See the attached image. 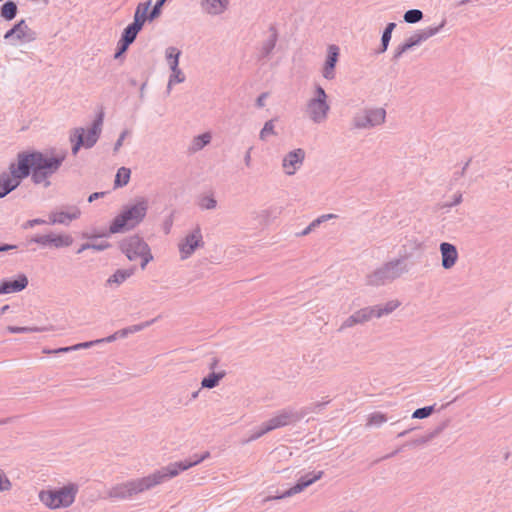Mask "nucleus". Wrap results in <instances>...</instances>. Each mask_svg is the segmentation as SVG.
I'll list each match as a JSON object with an SVG mask.
<instances>
[{
    "instance_id": "obj_1",
    "label": "nucleus",
    "mask_w": 512,
    "mask_h": 512,
    "mask_svg": "<svg viewBox=\"0 0 512 512\" xmlns=\"http://www.w3.org/2000/svg\"><path fill=\"white\" fill-rule=\"evenodd\" d=\"M65 159L64 154H43L40 152L20 153L16 162L9 165L8 172L0 175V198L6 196L32 172L35 183H47V178L54 174Z\"/></svg>"
},
{
    "instance_id": "obj_2",
    "label": "nucleus",
    "mask_w": 512,
    "mask_h": 512,
    "mask_svg": "<svg viewBox=\"0 0 512 512\" xmlns=\"http://www.w3.org/2000/svg\"><path fill=\"white\" fill-rule=\"evenodd\" d=\"M148 209L146 200H140L135 204L126 207L110 225V233H118L127 229L134 228L145 217Z\"/></svg>"
},
{
    "instance_id": "obj_3",
    "label": "nucleus",
    "mask_w": 512,
    "mask_h": 512,
    "mask_svg": "<svg viewBox=\"0 0 512 512\" xmlns=\"http://www.w3.org/2000/svg\"><path fill=\"white\" fill-rule=\"evenodd\" d=\"M77 492L78 487L69 484L59 489L42 490L39 499L49 509L67 508L74 503Z\"/></svg>"
},
{
    "instance_id": "obj_4",
    "label": "nucleus",
    "mask_w": 512,
    "mask_h": 512,
    "mask_svg": "<svg viewBox=\"0 0 512 512\" xmlns=\"http://www.w3.org/2000/svg\"><path fill=\"white\" fill-rule=\"evenodd\" d=\"M208 456H209V453L206 452L204 455L196 457L193 461H184V462H179V463H173V464H170L169 466H167L159 471H156L146 477H142L141 479L144 483L145 489L149 490V489L161 484L165 480L177 476L181 471H185V470L199 464L204 459H206Z\"/></svg>"
},
{
    "instance_id": "obj_5",
    "label": "nucleus",
    "mask_w": 512,
    "mask_h": 512,
    "mask_svg": "<svg viewBox=\"0 0 512 512\" xmlns=\"http://www.w3.org/2000/svg\"><path fill=\"white\" fill-rule=\"evenodd\" d=\"M399 306L398 301H390L384 306L366 307L351 315L342 324L341 328L352 327L357 324L365 323L373 318H379L394 311Z\"/></svg>"
},
{
    "instance_id": "obj_6",
    "label": "nucleus",
    "mask_w": 512,
    "mask_h": 512,
    "mask_svg": "<svg viewBox=\"0 0 512 512\" xmlns=\"http://www.w3.org/2000/svg\"><path fill=\"white\" fill-rule=\"evenodd\" d=\"M122 250L129 260L141 259V267L144 269L152 255L148 245L139 237H131L122 244Z\"/></svg>"
},
{
    "instance_id": "obj_7",
    "label": "nucleus",
    "mask_w": 512,
    "mask_h": 512,
    "mask_svg": "<svg viewBox=\"0 0 512 512\" xmlns=\"http://www.w3.org/2000/svg\"><path fill=\"white\" fill-rule=\"evenodd\" d=\"M328 111L327 95L322 87L317 86L314 97L307 105L308 115L314 122H322L326 119Z\"/></svg>"
},
{
    "instance_id": "obj_8",
    "label": "nucleus",
    "mask_w": 512,
    "mask_h": 512,
    "mask_svg": "<svg viewBox=\"0 0 512 512\" xmlns=\"http://www.w3.org/2000/svg\"><path fill=\"white\" fill-rule=\"evenodd\" d=\"M102 122L103 115L101 114L93 124V127L89 129L87 132H85L83 129H76L74 131V134L71 138L73 142H76L72 149L74 154L77 153L81 145L91 147L96 143L101 131Z\"/></svg>"
},
{
    "instance_id": "obj_9",
    "label": "nucleus",
    "mask_w": 512,
    "mask_h": 512,
    "mask_svg": "<svg viewBox=\"0 0 512 512\" xmlns=\"http://www.w3.org/2000/svg\"><path fill=\"white\" fill-rule=\"evenodd\" d=\"M203 245L204 241L201 230L199 227H196L187 234L178 245L181 259H187L197 248L202 247Z\"/></svg>"
},
{
    "instance_id": "obj_10",
    "label": "nucleus",
    "mask_w": 512,
    "mask_h": 512,
    "mask_svg": "<svg viewBox=\"0 0 512 512\" xmlns=\"http://www.w3.org/2000/svg\"><path fill=\"white\" fill-rule=\"evenodd\" d=\"M146 491L144 483L141 478L128 481L113 487L110 491V496L115 498H128Z\"/></svg>"
},
{
    "instance_id": "obj_11",
    "label": "nucleus",
    "mask_w": 512,
    "mask_h": 512,
    "mask_svg": "<svg viewBox=\"0 0 512 512\" xmlns=\"http://www.w3.org/2000/svg\"><path fill=\"white\" fill-rule=\"evenodd\" d=\"M5 39H12L13 44L31 42L35 40V32L29 28L24 20L19 21L12 29L6 32Z\"/></svg>"
},
{
    "instance_id": "obj_12",
    "label": "nucleus",
    "mask_w": 512,
    "mask_h": 512,
    "mask_svg": "<svg viewBox=\"0 0 512 512\" xmlns=\"http://www.w3.org/2000/svg\"><path fill=\"white\" fill-rule=\"evenodd\" d=\"M144 326L145 325H137V326H133V327L128 328V329L120 330V331L116 332L115 334L107 337L106 339L95 341V343H100V342H103V341H106V342L114 341L118 337H125L128 333H133V332L139 331ZM93 344H94V342H85V343L76 344V345H74L72 347L59 348V349H56V350H53V351H46V350H44V352L45 353L68 352V351H71V350H77V349H81V348H88V347L92 346Z\"/></svg>"
},
{
    "instance_id": "obj_13",
    "label": "nucleus",
    "mask_w": 512,
    "mask_h": 512,
    "mask_svg": "<svg viewBox=\"0 0 512 512\" xmlns=\"http://www.w3.org/2000/svg\"><path fill=\"white\" fill-rule=\"evenodd\" d=\"M181 55L180 50L175 47H169L166 50V59L172 70V75L169 80L168 86L170 87L172 84L181 83L185 80V76L182 71L178 68L179 57Z\"/></svg>"
},
{
    "instance_id": "obj_14",
    "label": "nucleus",
    "mask_w": 512,
    "mask_h": 512,
    "mask_svg": "<svg viewBox=\"0 0 512 512\" xmlns=\"http://www.w3.org/2000/svg\"><path fill=\"white\" fill-rule=\"evenodd\" d=\"M296 419H297V416L294 415L293 413L288 412V411H282V412L278 413L277 415H275L273 418H271L269 421L264 423L261 431L259 433H257L256 437H260L261 435H263L271 430L277 429L279 427L286 426V425L292 423L293 421H295Z\"/></svg>"
},
{
    "instance_id": "obj_15",
    "label": "nucleus",
    "mask_w": 512,
    "mask_h": 512,
    "mask_svg": "<svg viewBox=\"0 0 512 512\" xmlns=\"http://www.w3.org/2000/svg\"><path fill=\"white\" fill-rule=\"evenodd\" d=\"M34 242L42 246H51L55 248L70 246L73 242L71 236L67 234H47L37 236L33 239Z\"/></svg>"
},
{
    "instance_id": "obj_16",
    "label": "nucleus",
    "mask_w": 512,
    "mask_h": 512,
    "mask_svg": "<svg viewBox=\"0 0 512 512\" xmlns=\"http://www.w3.org/2000/svg\"><path fill=\"white\" fill-rule=\"evenodd\" d=\"M385 114V110L382 108L369 110L364 117L358 116L355 118V125L357 127L379 125L384 122Z\"/></svg>"
},
{
    "instance_id": "obj_17",
    "label": "nucleus",
    "mask_w": 512,
    "mask_h": 512,
    "mask_svg": "<svg viewBox=\"0 0 512 512\" xmlns=\"http://www.w3.org/2000/svg\"><path fill=\"white\" fill-rule=\"evenodd\" d=\"M305 158V152L302 149H296L290 152L283 159V169L287 175H293L296 170L301 166Z\"/></svg>"
},
{
    "instance_id": "obj_18",
    "label": "nucleus",
    "mask_w": 512,
    "mask_h": 512,
    "mask_svg": "<svg viewBox=\"0 0 512 512\" xmlns=\"http://www.w3.org/2000/svg\"><path fill=\"white\" fill-rule=\"evenodd\" d=\"M323 475L322 471H319L317 473L306 475L299 479L296 485L291 487L289 490H287L283 495L277 497V499L284 498V497H290L292 495H295L297 493H300L303 491L306 487L313 484L317 480H319Z\"/></svg>"
},
{
    "instance_id": "obj_19",
    "label": "nucleus",
    "mask_w": 512,
    "mask_h": 512,
    "mask_svg": "<svg viewBox=\"0 0 512 512\" xmlns=\"http://www.w3.org/2000/svg\"><path fill=\"white\" fill-rule=\"evenodd\" d=\"M440 251L442 256V266L445 269L452 268L458 259V252L454 245L444 242L440 245Z\"/></svg>"
},
{
    "instance_id": "obj_20",
    "label": "nucleus",
    "mask_w": 512,
    "mask_h": 512,
    "mask_svg": "<svg viewBox=\"0 0 512 512\" xmlns=\"http://www.w3.org/2000/svg\"><path fill=\"white\" fill-rule=\"evenodd\" d=\"M339 56V48L335 45L328 47V57L323 68V76L326 79H333L335 76L334 68Z\"/></svg>"
},
{
    "instance_id": "obj_21",
    "label": "nucleus",
    "mask_w": 512,
    "mask_h": 512,
    "mask_svg": "<svg viewBox=\"0 0 512 512\" xmlns=\"http://www.w3.org/2000/svg\"><path fill=\"white\" fill-rule=\"evenodd\" d=\"M28 284L25 276H20L15 280L4 281L0 285V294H10L23 290Z\"/></svg>"
},
{
    "instance_id": "obj_22",
    "label": "nucleus",
    "mask_w": 512,
    "mask_h": 512,
    "mask_svg": "<svg viewBox=\"0 0 512 512\" xmlns=\"http://www.w3.org/2000/svg\"><path fill=\"white\" fill-rule=\"evenodd\" d=\"M229 0H204V10L212 15L221 14L227 9Z\"/></svg>"
},
{
    "instance_id": "obj_23",
    "label": "nucleus",
    "mask_w": 512,
    "mask_h": 512,
    "mask_svg": "<svg viewBox=\"0 0 512 512\" xmlns=\"http://www.w3.org/2000/svg\"><path fill=\"white\" fill-rule=\"evenodd\" d=\"M80 215V210L78 208H72L68 212H57L52 216L53 223L66 224L74 219H77Z\"/></svg>"
},
{
    "instance_id": "obj_24",
    "label": "nucleus",
    "mask_w": 512,
    "mask_h": 512,
    "mask_svg": "<svg viewBox=\"0 0 512 512\" xmlns=\"http://www.w3.org/2000/svg\"><path fill=\"white\" fill-rule=\"evenodd\" d=\"M142 26H140L139 20L136 22H133L130 24L126 29L124 30L123 35V41H124V48L125 49L129 44H131L134 39L136 38L138 32L141 30Z\"/></svg>"
},
{
    "instance_id": "obj_25",
    "label": "nucleus",
    "mask_w": 512,
    "mask_h": 512,
    "mask_svg": "<svg viewBox=\"0 0 512 512\" xmlns=\"http://www.w3.org/2000/svg\"><path fill=\"white\" fill-rule=\"evenodd\" d=\"M134 273V269L117 270L108 280V285H120Z\"/></svg>"
},
{
    "instance_id": "obj_26",
    "label": "nucleus",
    "mask_w": 512,
    "mask_h": 512,
    "mask_svg": "<svg viewBox=\"0 0 512 512\" xmlns=\"http://www.w3.org/2000/svg\"><path fill=\"white\" fill-rule=\"evenodd\" d=\"M150 5H151V2L148 1V2H145V3H140L137 6L136 11H135V15H134V22L139 20L140 26H143L145 21L148 19L147 14H148V10L150 8Z\"/></svg>"
},
{
    "instance_id": "obj_27",
    "label": "nucleus",
    "mask_w": 512,
    "mask_h": 512,
    "mask_svg": "<svg viewBox=\"0 0 512 512\" xmlns=\"http://www.w3.org/2000/svg\"><path fill=\"white\" fill-rule=\"evenodd\" d=\"M225 376V372L221 371L218 373H211L208 377H205L201 385L204 388H214L218 385L219 381Z\"/></svg>"
},
{
    "instance_id": "obj_28",
    "label": "nucleus",
    "mask_w": 512,
    "mask_h": 512,
    "mask_svg": "<svg viewBox=\"0 0 512 512\" xmlns=\"http://www.w3.org/2000/svg\"><path fill=\"white\" fill-rule=\"evenodd\" d=\"M17 13V6L14 2L8 1L1 8V16L6 20H12Z\"/></svg>"
},
{
    "instance_id": "obj_29",
    "label": "nucleus",
    "mask_w": 512,
    "mask_h": 512,
    "mask_svg": "<svg viewBox=\"0 0 512 512\" xmlns=\"http://www.w3.org/2000/svg\"><path fill=\"white\" fill-rule=\"evenodd\" d=\"M130 169L121 167L115 177V185L118 187L125 186L130 179Z\"/></svg>"
},
{
    "instance_id": "obj_30",
    "label": "nucleus",
    "mask_w": 512,
    "mask_h": 512,
    "mask_svg": "<svg viewBox=\"0 0 512 512\" xmlns=\"http://www.w3.org/2000/svg\"><path fill=\"white\" fill-rule=\"evenodd\" d=\"M386 420H387V418L384 414H382L380 412H375L368 417L367 425L368 426H379V425L383 424L384 422H386Z\"/></svg>"
},
{
    "instance_id": "obj_31",
    "label": "nucleus",
    "mask_w": 512,
    "mask_h": 512,
    "mask_svg": "<svg viewBox=\"0 0 512 512\" xmlns=\"http://www.w3.org/2000/svg\"><path fill=\"white\" fill-rule=\"evenodd\" d=\"M422 12L420 10H409L404 15V20L408 23H415L422 19Z\"/></svg>"
},
{
    "instance_id": "obj_32",
    "label": "nucleus",
    "mask_w": 512,
    "mask_h": 512,
    "mask_svg": "<svg viewBox=\"0 0 512 512\" xmlns=\"http://www.w3.org/2000/svg\"><path fill=\"white\" fill-rule=\"evenodd\" d=\"M210 139H211V136L208 133L198 136L194 140L195 149H201L202 147H204L206 144H208L210 142Z\"/></svg>"
},
{
    "instance_id": "obj_33",
    "label": "nucleus",
    "mask_w": 512,
    "mask_h": 512,
    "mask_svg": "<svg viewBox=\"0 0 512 512\" xmlns=\"http://www.w3.org/2000/svg\"><path fill=\"white\" fill-rule=\"evenodd\" d=\"M433 407H423L414 411L412 417L417 419H423L431 415Z\"/></svg>"
},
{
    "instance_id": "obj_34",
    "label": "nucleus",
    "mask_w": 512,
    "mask_h": 512,
    "mask_svg": "<svg viewBox=\"0 0 512 512\" xmlns=\"http://www.w3.org/2000/svg\"><path fill=\"white\" fill-rule=\"evenodd\" d=\"M274 133V124L272 121H268L265 123L263 129L260 132V138L262 140L266 139L269 135Z\"/></svg>"
},
{
    "instance_id": "obj_35",
    "label": "nucleus",
    "mask_w": 512,
    "mask_h": 512,
    "mask_svg": "<svg viewBox=\"0 0 512 512\" xmlns=\"http://www.w3.org/2000/svg\"><path fill=\"white\" fill-rule=\"evenodd\" d=\"M7 329L11 333H26V332H40V331H42V329L37 328V327L29 328V327L9 326Z\"/></svg>"
},
{
    "instance_id": "obj_36",
    "label": "nucleus",
    "mask_w": 512,
    "mask_h": 512,
    "mask_svg": "<svg viewBox=\"0 0 512 512\" xmlns=\"http://www.w3.org/2000/svg\"><path fill=\"white\" fill-rule=\"evenodd\" d=\"M11 488V482L7 478V476L0 471V491H6Z\"/></svg>"
},
{
    "instance_id": "obj_37",
    "label": "nucleus",
    "mask_w": 512,
    "mask_h": 512,
    "mask_svg": "<svg viewBox=\"0 0 512 512\" xmlns=\"http://www.w3.org/2000/svg\"><path fill=\"white\" fill-rule=\"evenodd\" d=\"M200 206L205 209H212L216 206V201L211 197H205L201 200Z\"/></svg>"
},
{
    "instance_id": "obj_38",
    "label": "nucleus",
    "mask_w": 512,
    "mask_h": 512,
    "mask_svg": "<svg viewBox=\"0 0 512 512\" xmlns=\"http://www.w3.org/2000/svg\"><path fill=\"white\" fill-rule=\"evenodd\" d=\"M166 0H158L152 10V12L150 13V16L149 18L150 19H154L155 17H157L160 13V8L161 6L165 3Z\"/></svg>"
},
{
    "instance_id": "obj_39",
    "label": "nucleus",
    "mask_w": 512,
    "mask_h": 512,
    "mask_svg": "<svg viewBox=\"0 0 512 512\" xmlns=\"http://www.w3.org/2000/svg\"><path fill=\"white\" fill-rule=\"evenodd\" d=\"M420 41V38L414 40V41H411L409 43H405L404 45H402L400 47V50L397 54V56L401 55L403 52H405L406 50H408L409 48H411L413 45H415L416 43H418Z\"/></svg>"
},
{
    "instance_id": "obj_40",
    "label": "nucleus",
    "mask_w": 512,
    "mask_h": 512,
    "mask_svg": "<svg viewBox=\"0 0 512 512\" xmlns=\"http://www.w3.org/2000/svg\"><path fill=\"white\" fill-rule=\"evenodd\" d=\"M390 39H391L390 34L383 33V35H382V46H383L382 51H385L387 49Z\"/></svg>"
},
{
    "instance_id": "obj_41",
    "label": "nucleus",
    "mask_w": 512,
    "mask_h": 512,
    "mask_svg": "<svg viewBox=\"0 0 512 512\" xmlns=\"http://www.w3.org/2000/svg\"><path fill=\"white\" fill-rule=\"evenodd\" d=\"M320 224V220H314L303 232L302 235H307L312 229Z\"/></svg>"
},
{
    "instance_id": "obj_42",
    "label": "nucleus",
    "mask_w": 512,
    "mask_h": 512,
    "mask_svg": "<svg viewBox=\"0 0 512 512\" xmlns=\"http://www.w3.org/2000/svg\"><path fill=\"white\" fill-rule=\"evenodd\" d=\"M127 134H128V132H127V131H124V132L120 135V137H119V139H118V141H117V143H116V145H115V150L119 149V147L122 145V143H123V141H124L125 137L127 136Z\"/></svg>"
},
{
    "instance_id": "obj_43",
    "label": "nucleus",
    "mask_w": 512,
    "mask_h": 512,
    "mask_svg": "<svg viewBox=\"0 0 512 512\" xmlns=\"http://www.w3.org/2000/svg\"><path fill=\"white\" fill-rule=\"evenodd\" d=\"M334 217H335V215H333V214H326V215H322V216H320V217H319V218H317L316 220H320V223H321V222H323V221H326V220H328V219H332V218H334Z\"/></svg>"
},
{
    "instance_id": "obj_44",
    "label": "nucleus",
    "mask_w": 512,
    "mask_h": 512,
    "mask_svg": "<svg viewBox=\"0 0 512 512\" xmlns=\"http://www.w3.org/2000/svg\"><path fill=\"white\" fill-rule=\"evenodd\" d=\"M395 28V23H389L384 31V33L392 34L393 29Z\"/></svg>"
},
{
    "instance_id": "obj_45",
    "label": "nucleus",
    "mask_w": 512,
    "mask_h": 512,
    "mask_svg": "<svg viewBox=\"0 0 512 512\" xmlns=\"http://www.w3.org/2000/svg\"><path fill=\"white\" fill-rule=\"evenodd\" d=\"M395 28V23H389L384 31V33L392 34L393 29Z\"/></svg>"
},
{
    "instance_id": "obj_46",
    "label": "nucleus",
    "mask_w": 512,
    "mask_h": 512,
    "mask_svg": "<svg viewBox=\"0 0 512 512\" xmlns=\"http://www.w3.org/2000/svg\"><path fill=\"white\" fill-rule=\"evenodd\" d=\"M264 97L265 95H261L258 100H257V103L259 106H263L264 105Z\"/></svg>"
},
{
    "instance_id": "obj_47",
    "label": "nucleus",
    "mask_w": 512,
    "mask_h": 512,
    "mask_svg": "<svg viewBox=\"0 0 512 512\" xmlns=\"http://www.w3.org/2000/svg\"><path fill=\"white\" fill-rule=\"evenodd\" d=\"M108 246H109V245H108V244H106V245H101V246H95V245H93V246H91V247H92V248H95V249H98V250H101V249H105V248H107Z\"/></svg>"
},
{
    "instance_id": "obj_48",
    "label": "nucleus",
    "mask_w": 512,
    "mask_h": 512,
    "mask_svg": "<svg viewBox=\"0 0 512 512\" xmlns=\"http://www.w3.org/2000/svg\"><path fill=\"white\" fill-rule=\"evenodd\" d=\"M97 197H98V193H94L93 195H91V196L89 197V202H92V201H93L95 198H97Z\"/></svg>"
},
{
    "instance_id": "obj_49",
    "label": "nucleus",
    "mask_w": 512,
    "mask_h": 512,
    "mask_svg": "<svg viewBox=\"0 0 512 512\" xmlns=\"http://www.w3.org/2000/svg\"><path fill=\"white\" fill-rule=\"evenodd\" d=\"M216 365H217V360H214L213 363L211 364V368L213 369Z\"/></svg>"
},
{
    "instance_id": "obj_50",
    "label": "nucleus",
    "mask_w": 512,
    "mask_h": 512,
    "mask_svg": "<svg viewBox=\"0 0 512 512\" xmlns=\"http://www.w3.org/2000/svg\"><path fill=\"white\" fill-rule=\"evenodd\" d=\"M89 247H90V246H83V248H82V249H79V250H78V253H81L83 249H85V248H89Z\"/></svg>"
},
{
    "instance_id": "obj_51",
    "label": "nucleus",
    "mask_w": 512,
    "mask_h": 512,
    "mask_svg": "<svg viewBox=\"0 0 512 512\" xmlns=\"http://www.w3.org/2000/svg\"><path fill=\"white\" fill-rule=\"evenodd\" d=\"M89 247H90V246H83V248H82V249H79V250H78V253H81L83 249H85V248H89Z\"/></svg>"
}]
</instances>
